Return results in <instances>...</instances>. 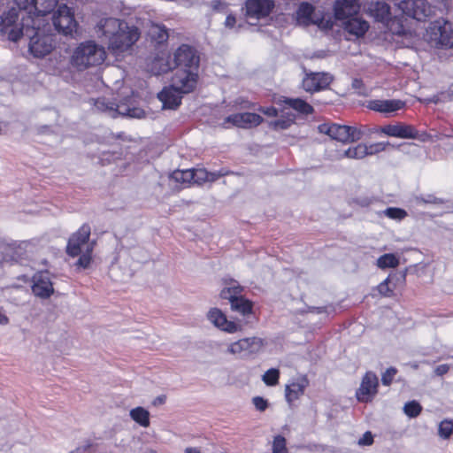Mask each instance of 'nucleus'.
<instances>
[{
    "mask_svg": "<svg viewBox=\"0 0 453 453\" xmlns=\"http://www.w3.org/2000/svg\"><path fill=\"white\" fill-rule=\"evenodd\" d=\"M224 24L226 28L233 29L236 24V18L230 13L226 16Z\"/></svg>",
    "mask_w": 453,
    "mask_h": 453,
    "instance_id": "nucleus-55",
    "label": "nucleus"
},
{
    "mask_svg": "<svg viewBox=\"0 0 453 453\" xmlns=\"http://www.w3.org/2000/svg\"><path fill=\"white\" fill-rule=\"evenodd\" d=\"M149 35L151 40L157 44H162L169 38L168 30L166 27L162 24H152Z\"/></svg>",
    "mask_w": 453,
    "mask_h": 453,
    "instance_id": "nucleus-30",
    "label": "nucleus"
},
{
    "mask_svg": "<svg viewBox=\"0 0 453 453\" xmlns=\"http://www.w3.org/2000/svg\"><path fill=\"white\" fill-rule=\"evenodd\" d=\"M262 346L263 341L258 337L242 338L230 343L227 346L226 353L244 358L258 352Z\"/></svg>",
    "mask_w": 453,
    "mask_h": 453,
    "instance_id": "nucleus-12",
    "label": "nucleus"
},
{
    "mask_svg": "<svg viewBox=\"0 0 453 453\" xmlns=\"http://www.w3.org/2000/svg\"><path fill=\"white\" fill-rule=\"evenodd\" d=\"M399 265V258L393 253H387L380 256L377 261L376 265L380 269L395 268Z\"/></svg>",
    "mask_w": 453,
    "mask_h": 453,
    "instance_id": "nucleus-34",
    "label": "nucleus"
},
{
    "mask_svg": "<svg viewBox=\"0 0 453 453\" xmlns=\"http://www.w3.org/2000/svg\"><path fill=\"white\" fill-rule=\"evenodd\" d=\"M388 281H389V277H388L386 280H384L381 283L379 284L378 286V291L380 295L384 296H390V295L392 294V290L389 288L388 287Z\"/></svg>",
    "mask_w": 453,
    "mask_h": 453,
    "instance_id": "nucleus-49",
    "label": "nucleus"
},
{
    "mask_svg": "<svg viewBox=\"0 0 453 453\" xmlns=\"http://www.w3.org/2000/svg\"><path fill=\"white\" fill-rule=\"evenodd\" d=\"M314 12V7L308 2H303L296 11V19L299 22L305 25L311 23V16Z\"/></svg>",
    "mask_w": 453,
    "mask_h": 453,
    "instance_id": "nucleus-31",
    "label": "nucleus"
},
{
    "mask_svg": "<svg viewBox=\"0 0 453 453\" xmlns=\"http://www.w3.org/2000/svg\"><path fill=\"white\" fill-rule=\"evenodd\" d=\"M395 4L403 14L418 21H425L434 13L433 6L426 0H395Z\"/></svg>",
    "mask_w": 453,
    "mask_h": 453,
    "instance_id": "nucleus-9",
    "label": "nucleus"
},
{
    "mask_svg": "<svg viewBox=\"0 0 453 453\" xmlns=\"http://www.w3.org/2000/svg\"><path fill=\"white\" fill-rule=\"evenodd\" d=\"M280 102L301 114L309 115L314 111L310 104L301 98L282 97Z\"/></svg>",
    "mask_w": 453,
    "mask_h": 453,
    "instance_id": "nucleus-29",
    "label": "nucleus"
},
{
    "mask_svg": "<svg viewBox=\"0 0 453 453\" xmlns=\"http://www.w3.org/2000/svg\"><path fill=\"white\" fill-rule=\"evenodd\" d=\"M359 4L357 0H337L334 4V13L338 20L356 16L359 12Z\"/></svg>",
    "mask_w": 453,
    "mask_h": 453,
    "instance_id": "nucleus-23",
    "label": "nucleus"
},
{
    "mask_svg": "<svg viewBox=\"0 0 453 453\" xmlns=\"http://www.w3.org/2000/svg\"><path fill=\"white\" fill-rule=\"evenodd\" d=\"M308 380L306 377H301L286 385L285 397L288 403L297 400L303 395L306 387L308 386Z\"/></svg>",
    "mask_w": 453,
    "mask_h": 453,
    "instance_id": "nucleus-27",
    "label": "nucleus"
},
{
    "mask_svg": "<svg viewBox=\"0 0 453 453\" xmlns=\"http://www.w3.org/2000/svg\"><path fill=\"white\" fill-rule=\"evenodd\" d=\"M173 62L178 69L199 71L200 57L196 50L181 44L173 53Z\"/></svg>",
    "mask_w": 453,
    "mask_h": 453,
    "instance_id": "nucleus-11",
    "label": "nucleus"
},
{
    "mask_svg": "<svg viewBox=\"0 0 453 453\" xmlns=\"http://www.w3.org/2000/svg\"><path fill=\"white\" fill-rule=\"evenodd\" d=\"M20 3V0H0V35L13 42L35 22L23 12Z\"/></svg>",
    "mask_w": 453,
    "mask_h": 453,
    "instance_id": "nucleus-2",
    "label": "nucleus"
},
{
    "mask_svg": "<svg viewBox=\"0 0 453 453\" xmlns=\"http://www.w3.org/2000/svg\"><path fill=\"white\" fill-rule=\"evenodd\" d=\"M89 236L90 226L88 224H83L79 230L69 238L66 246L67 254L74 257L84 252L88 246H92V244L88 243Z\"/></svg>",
    "mask_w": 453,
    "mask_h": 453,
    "instance_id": "nucleus-13",
    "label": "nucleus"
},
{
    "mask_svg": "<svg viewBox=\"0 0 453 453\" xmlns=\"http://www.w3.org/2000/svg\"><path fill=\"white\" fill-rule=\"evenodd\" d=\"M373 443V435L370 431L365 432L358 440V445L370 446Z\"/></svg>",
    "mask_w": 453,
    "mask_h": 453,
    "instance_id": "nucleus-50",
    "label": "nucleus"
},
{
    "mask_svg": "<svg viewBox=\"0 0 453 453\" xmlns=\"http://www.w3.org/2000/svg\"><path fill=\"white\" fill-rule=\"evenodd\" d=\"M422 411L420 403L415 400L406 403L403 406V412L411 418L418 417Z\"/></svg>",
    "mask_w": 453,
    "mask_h": 453,
    "instance_id": "nucleus-36",
    "label": "nucleus"
},
{
    "mask_svg": "<svg viewBox=\"0 0 453 453\" xmlns=\"http://www.w3.org/2000/svg\"><path fill=\"white\" fill-rule=\"evenodd\" d=\"M94 106L97 111L106 112L112 118L126 116L141 119L144 116V111L140 108L133 107L130 99L117 104L106 97H100L95 101Z\"/></svg>",
    "mask_w": 453,
    "mask_h": 453,
    "instance_id": "nucleus-5",
    "label": "nucleus"
},
{
    "mask_svg": "<svg viewBox=\"0 0 453 453\" xmlns=\"http://www.w3.org/2000/svg\"><path fill=\"white\" fill-rule=\"evenodd\" d=\"M280 371L277 368L267 370L262 376V380L267 386L273 387L279 383Z\"/></svg>",
    "mask_w": 453,
    "mask_h": 453,
    "instance_id": "nucleus-37",
    "label": "nucleus"
},
{
    "mask_svg": "<svg viewBox=\"0 0 453 453\" xmlns=\"http://www.w3.org/2000/svg\"><path fill=\"white\" fill-rule=\"evenodd\" d=\"M22 37L28 40V51L36 58H42L49 55L54 49L53 35L50 33V27L49 23H37L36 19L34 20Z\"/></svg>",
    "mask_w": 453,
    "mask_h": 453,
    "instance_id": "nucleus-3",
    "label": "nucleus"
},
{
    "mask_svg": "<svg viewBox=\"0 0 453 453\" xmlns=\"http://www.w3.org/2000/svg\"><path fill=\"white\" fill-rule=\"evenodd\" d=\"M219 179L216 172H208V182H213Z\"/></svg>",
    "mask_w": 453,
    "mask_h": 453,
    "instance_id": "nucleus-58",
    "label": "nucleus"
},
{
    "mask_svg": "<svg viewBox=\"0 0 453 453\" xmlns=\"http://www.w3.org/2000/svg\"><path fill=\"white\" fill-rule=\"evenodd\" d=\"M405 105V103L399 99H375L367 103V108L381 113H391L396 111Z\"/></svg>",
    "mask_w": 453,
    "mask_h": 453,
    "instance_id": "nucleus-25",
    "label": "nucleus"
},
{
    "mask_svg": "<svg viewBox=\"0 0 453 453\" xmlns=\"http://www.w3.org/2000/svg\"><path fill=\"white\" fill-rule=\"evenodd\" d=\"M343 156L348 158L361 159L367 156L366 145L360 143L355 147L349 148L343 153Z\"/></svg>",
    "mask_w": 453,
    "mask_h": 453,
    "instance_id": "nucleus-35",
    "label": "nucleus"
},
{
    "mask_svg": "<svg viewBox=\"0 0 453 453\" xmlns=\"http://www.w3.org/2000/svg\"><path fill=\"white\" fill-rule=\"evenodd\" d=\"M274 7L273 0H247L246 15L249 18L261 19L269 15Z\"/></svg>",
    "mask_w": 453,
    "mask_h": 453,
    "instance_id": "nucleus-19",
    "label": "nucleus"
},
{
    "mask_svg": "<svg viewBox=\"0 0 453 453\" xmlns=\"http://www.w3.org/2000/svg\"><path fill=\"white\" fill-rule=\"evenodd\" d=\"M228 173H229V172L227 170H226V169H224V168L217 171V176H219V179L220 177L227 175Z\"/></svg>",
    "mask_w": 453,
    "mask_h": 453,
    "instance_id": "nucleus-60",
    "label": "nucleus"
},
{
    "mask_svg": "<svg viewBox=\"0 0 453 453\" xmlns=\"http://www.w3.org/2000/svg\"><path fill=\"white\" fill-rule=\"evenodd\" d=\"M32 292L42 299L50 297L54 293V288L49 272H38L33 276Z\"/></svg>",
    "mask_w": 453,
    "mask_h": 453,
    "instance_id": "nucleus-18",
    "label": "nucleus"
},
{
    "mask_svg": "<svg viewBox=\"0 0 453 453\" xmlns=\"http://www.w3.org/2000/svg\"><path fill=\"white\" fill-rule=\"evenodd\" d=\"M23 12L39 23H46L45 17L50 15L58 6V0H20Z\"/></svg>",
    "mask_w": 453,
    "mask_h": 453,
    "instance_id": "nucleus-10",
    "label": "nucleus"
},
{
    "mask_svg": "<svg viewBox=\"0 0 453 453\" xmlns=\"http://www.w3.org/2000/svg\"><path fill=\"white\" fill-rule=\"evenodd\" d=\"M293 123V120L291 119H276L270 123V127L275 130H285L288 129L291 124Z\"/></svg>",
    "mask_w": 453,
    "mask_h": 453,
    "instance_id": "nucleus-46",
    "label": "nucleus"
},
{
    "mask_svg": "<svg viewBox=\"0 0 453 453\" xmlns=\"http://www.w3.org/2000/svg\"><path fill=\"white\" fill-rule=\"evenodd\" d=\"M434 35L437 43L441 47L453 48V27L448 21H443L441 24L438 22L434 26Z\"/></svg>",
    "mask_w": 453,
    "mask_h": 453,
    "instance_id": "nucleus-24",
    "label": "nucleus"
},
{
    "mask_svg": "<svg viewBox=\"0 0 453 453\" xmlns=\"http://www.w3.org/2000/svg\"><path fill=\"white\" fill-rule=\"evenodd\" d=\"M416 201L418 203H441L442 201L437 197H435L434 195H422L416 197Z\"/></svg>",
    "mask_w": 453,
    "mask_h": 453,
    "instance_id": "nucleus-47",
    "label": "nucleus"
},
{
    "mask_svg": "<svg viewBox=\"0 0 453 453\" xmlns=\"http://www.w3.org/2000/svg\"><path fill=\"white\" fill-rule=\"evenodd\" d=\"M272 453H288L287 441L284 436L280 434L274 436Z\"/></svg>",
    "mask_w": 453,
    "mask_h": 453,
    "instance_id": "nucleus-40",
    "label": "nucleus"
},
{
    "mask_svg": "<svg viewBox=\"0 0 453 453\" xmlns=\"http://www.w3.org/2000/svg\"><path fill=\"white\" fill-rule=\"evenodd\" d=\"M380 132L388 136L401 139H415L418 136V131L413 127L401 123L386 125L380 128Z\"/></svg>",
    "mask_w": 453,
    "mask_h": 453,
    "instance_id": "nucleus-22",
    "label": "nucleus"
},
{
    "mask_svg": "<svg viewBox=\"0 0 453 453\" xmlns=\"http://www.w3.org/2000/svg\"><path fill=\"white\" fill-rule=\"evenodd\" d=\"M333 77L328 73H306L303 78V88L309 93L324 90L329 87Z\"/></svg>",
    "mask_w": 453,
    "mask_h": 453,
    "instance_id": "nucleus-17",
    "label": "nucleus"
},
{
    "mask_svg": "<svg viewBox=\"0 0 453 453\" xmlns=\"http://www.w3.org/2000/svg\"><path fill=\"white\" fill-rule=\"evenodd\" d=\"M193 172L191 169L177 170L171 174V179L180 183L182 188L188 187L192 181Z\"/></svg>",
    "mask_w": 453,
    "mask_h": 453,
    "instance_id": "nucleus-33",
    "label": "nucleus"
},
{
    "mask_svg": "<svg viewBox=\"0 0 453 453\" xmlns=\"http://www.w3.org/2000/svg\"><path fill=\"white\" fill-rule=\"evenodd\" d=\"M183 95L182 92L170 84L157 94V98L162 102L164 109H176L181 104Z\"/></svg>",
    "mask_w": 453,
    "mask_h": 453,
    "instance_id": "nucleus-21",
    "label": "nucleus"
},
{
    "mask_svg": "<svg viewBox=\"0 0 453 453\" xmlns=\"http://www.w3.org/2000/svg\"><path fill=\"white\" fill-rule=\"evenodd\" d=\"M344 29L350 35L357 37H362L367 32L369 24L365 20L359 19L356 16L347 18L344 19Z\"/></svg>",
    "mask_w": 453,
    "mask_h": 453,
    "instance_id": "nucleus-28",
    "label": "nucleus"
},
{
    "mask_svg": "<svg viewBox=\"0 0 453 453\" xmlns=\"http://www.w3.org/2000/svg\"><path fill=\"white\" fill-rule=\"evenodd\" d=\"M242 287L234 280H225L220 297L229 301L234 311L246 316L252 312V303L242 296Z\"/></svg>",
    "mask_w": 453,
    "mask_h": 453,
    "instance_id": "nucleus-6",
    "label": "nucleus"
},
{
    "mask_svg": "<svg viewBox=\"0 0 453 453\" xmlns=\"http://www.w3.org/2000/svg\"><path fill=\"white\" fill-rule=\"evenodd\" d=\"M208 319L219 329L229 334L238 331V325L226 319L223 311L218 308L211 309L207 313Z\"/></svg>",
    "mask_w": 453,
    "mask_h": 453,
    "instance_id": "nucleus-20",
    "label": "nucleus"
},
{
    "mask_svg": "<svg viewBox=\"0 0 453 453\" xmlns=\"http://www.w3.org/2000/svg\"><path fill=\"white\" fill-rule=\"evenodd\" d=\"M170 69H171L170 65H169L167 63H165V64H164V65L160 67V70L158 71V73H157L159 74V73H166V72H167L168 70H170Z\"/></svg>",
    "mask_w": 453,
    "mask_h": 453,
    "instance_id": "nucleus-59",
    "label": "nucleus"
},
{
    "mask_svg": "<svg viewBox=\"0 0 453 453\" xmlns=\"http://www.w3.org/2000/svg\"><path fill=\"white\" fill-rule=\"evenodd\" d=\"M368 13L381 23H388L391 19L390 6L386 2H371L368 5Z\"/></svg>",
    "mask_w": 453,
    "mask_h": 453,
    "instance_id": "nucleus-26",
    "label": "nucleus"
},
{
    "mask_svg": "<svg viewBox=\"0 0 453 453\" xmlns=\"http://www.w3.org/2000/svg\"><path fill=\"white\" fill-rule=\"evenodd\" d=\"M259 111L269 117H276L278 115V110L273 106L260 107Z\"/></svg>",
    "mask_w": 453,
    "mask_h": 453,
    "instance_id": "nucleus-54",
    "label": "nucleus"
},
{
    "mask_svg": "<svg viewBox=\"0 0 453 453\" xmlns=\"http://www.w3.org/2000/svg\"><path fill=\"white\" fill-rule=\"evenodd\" d=\"M51 20L55 30L64 35H73L77 31L78 22L74 12L65 4H59L51 13Z\"/></svg>",
    "mask_w": 453,
    "mask_h": 453,
    "instance_id": "nucleus-8",
    "label": "nucleus"
},
{
    "mask_svg": "<svg viewBox=\"0 0 453 453\" xmlns=\"http://www.w3.org/2000/svg\"><path fill=\"white\" fill-rule=\"evenodd\" d=\"M165 397L161 395V396H157L155 400H154V404H162L165 403Z\"/></svg>",
    "mask_w": 453,
    "mask_h": 453,
    "instance_id": "nucleus-61",
    "label": "nucleus"
},
{
    "mask_svg": "<svg viewBox=\"0 0 453 453\" xmlns=\"http://www.w3.org/2000/svg\"><path fill=\"white\" fill-rule=\"evenodd\" d=\"M211 6L213 11L218 12H225L227 8L226 4L222 2L221 0L211 1Z\"/></svg>",
    "mask_w": 453,
    "mask_h": 453,
    "instance_id": "nucleus-51",
    "label": "nucleus"
},
{
    "mask_svg": "<svg viewBox=\"0 0 453 453\" xmlns=\"http://www.w3.org/2000/svg\"><path fill=\"white\" fill-rule=\"evenodd\" d=\"M379 379L372 372H367L362 378L356 397L361 403L371 402L378 393Z\"/></svg>",
    "mask_w": 453,
    "mask_h": 453,
    "instance_id": "nucleus-16",
    "label": "nucleus"
},
{
    "mask_svg": "<svg viewBox=\"0 0 453 453\" xmlns=\"http://www.w3.org/2000/svg\"><path fill=\"white\" fill-rule=\"evenodd\" d=\"M185 453H201L198 448H186Z\"/></svg>",
    "mask_w": 453,
    "mask_h": 453,
    "instance_id": "nucleus-62",
    "label": "nucleus"
},
{
    "mask_svg": "<svg viewBox=\"0 0 453 453\" xmlns=\"http://www.w3.org/2000/svg\"><path fill=\"white\" fill-rule=\"evenodd\" d=\"M93 250V246H88L87 250L82 252L79 257V259L75 263V266L78 269H87L91 263V253Z\"/></svg>",
    "mask_w": 453,
    "mask_h": 453,
    "instance_id": "nucleus-38",
    "label": "nucleus"
},
{
    "mask_svg": "<svg viewBox=\"0 0 453 453\" xmlns=\"http://www.w3.org/2000/svg\"><path fill=\"white\" fill-rule=\"evenodd\" d=\"M91 447L92 443L89 441H87L83 445L77 447L69 453H89Z\"/></svg>",
    "mask_w": 453,
    "mask_h": 453,
    "instance_id": "nucleus-53",
    "label": "nucleus"
},
{
    "mask_svg": "<svg viewBox=\"0 0 453 453\" xmlns=\"http://www.w3.org/2000/svg\"><path fill=\"white\" fill-rule=\"evenodd\" d=\"M106 58V51L102 45L94 41L81 42L73 50L71 57V64L80 71L92 66H97Z\"/></svg>",
    "mask_w": 453,
    "mask_h": 453,
    "instance_id": "nucleus-4",
    "label": "nucleus"
},
{
    "mask_svg": "<svg viewBox=\"0 0 453 453\" xmlns=\"http://www.w3.org/2000/svg\"><path fill=\"white\" fill-rule=\"evenodd\" d=\"M352 88L359 95L363 96H366L370 93V89H368L363 81L361 79L355 78L351 83Z\"/></svg>",
    "mask_w": 453,
    "mask_h": 453,
    "instance_id": "nucleus-43",
    "label": "nucleus"
},
{
    "mask_svg": "<svg viewBox=\"0 0 453 453\" xmlns=\"http://www.w3.org/2000/svg\"><path fill=\"white\" fill-rule=\"evenodd\" d=\"M263 122V118L257 113L242 112L228 115L225 118L223 126L226 128L236 127L239 128H252L259 126Z\"/></svg>",
    "mask_w": 453,
    "mask_h": 453,
    "instance_id": "nucleus-15",
    "label": "nucleus"
},
{
    "mask_svg": "<svg viewBox=\"0 0 453 453\" xmlns=\"http://www.w3.org/2000/svg\"><path fill=\"white\" fill-rule=\"evenodd\" d=\"M384 214L392 219L401 220L407 216V212L401 208L388 207L384 211Z\"/></svg>",
    "mask_w": 453,
    "mask_h": 453,
    "instance_id": "nucleus-41",
    "label": "nucleus"
},
{
    "mask_svg": "<svg viewBox=\"0 0 453 453\" xmlns=\"http://www.w3.org/2000/svg\"><path fill=\"white\" fill-rule=\"evenodd\" d=\"M389 145L388 142H375L372 144H370L369 146L366 145L367 149V156L368 155H375L379 152H381L386 150V148Z\"/></svg>",
    "mask_w": 453,
    "mask_h": 453,
    "instance_id": "nucleus-44",
    "label": "nucleus"
},
{
    "mask_svg": "<svg viewBox=\"0 0 453 453\" xmlns=\"http://www.w3.org/2000/svg\"><path fill=\"white\" fill-rule=\"evenodd\" d=\"M131 418L142 427L150 426V412L143 407H135L129 412Z\"/></svg>",
    "mask_w": 453,
    "mask_h": 453,
    "instance_id": "nucleus-32",
    "label": "nucleus"
},
{
    "mask_svg": "<svg viewBox=\"0 0 453 453\" xmlns=\"http://www.w3.org/2000/svg\"><path fill=\"white\" fill-rule=\"evenodd\" d=\"M198 72L178 69L172 78L171 84L183 94L193 92L198 83Z\"/></svg>",
    "mask_w": 453,
    "mask_h": 453,
    "instance_id": "nucleus-14",
    "label": "nucleus"
},
{
    "mask_svg": "<svg viewBox=\"0 0 453 453\" xmlns=\"http://www.w3.org/2000/svg\"><path fill=\"white\" fill-rule=\"evenodd\" d=\"M449 369V367L448 365H440L435 368L434 372L438 376H442L448 372Z\"/></svg>",
    "mask_w": 453,
    "mask_h": 453,
    "instance_id": "nucleus-56",
    "label": "nucleus"
},
{
    "mask_svg": "<svg viewBox=\"0 0 453 453\" xmlns=\"http://www.w3.org/2000/svg\"><path fill=\"white\" fill-rule=\"evenodd\" d=\"M354 203L361 207H368L372 203V198L369 196H359L354 199Z\"/></svg>",
    "mask_w": 453,
    "mask_h": 453,
    "instance_id": "nucleus-52",
    "label": "nucleus"
},
{
    "mask_svg": "<svg viewBox=\"0 0 453 453\" xmlns=\"http://www.w3.org/2000/svg\"><path fill=\"white\" fill-rule=\"evenodd\" d=\"M397 370L395 367H389L388 368L381 376V382L384 386H389L393 380L395 375L396 374Z\"/></svg>",
    "mask_w": 453,
    "mask_h": 453,
    "instance_id": "nucleus-45",
    "label": "nucleus"
},
{
    "mask_svg": "<svg viewBox=\"0 0 453 453\" xmlns=\"http://www.w3.org/2000/svg\"><path fill=\"white\" fill-rule=\"evenodd\" d=\"M173 2L185 8H189L195 4V0H175Z\"/></svg>",
    "mask_w": 453,
    "mask_h": 453,
    "instance_id": "nucleus-57",
    "label": "nucleus"
},
{
    "mask_svg": "<svg viewBox=\"0 0 453 453\" xmlns=\"http://www.w3.org/2000/svg\"><path fill=\"white\" fill-rule=\"evenodd\" d=\"M95 29L97 37L115 53L128 50L140 37L139 29L135 26L115 18L102 19Z\"/></svg>",
    "mask_w": 453,
    "mask_h": 453,
    "instance_id": "nucleus-1",
    "label": "nucleus"
},
{
    "mask_svg": "<svg viewBox=\"0 0 453 453\" xmlns=\"http://www.w3.org/2000/svg\"><path fill=\"white\" fill-rule=\"evenodd\" d=\"M193 172L192 181L196 184H202L208 181V171L205 169H191Z\"/></svg>",
    "mask_w": 453,
    "mask_h": 453,
    "instance_id": "nucleus-42",
    "label": "nucleus"
},
{
    "mask_svg": "<svg viewBox=\"0 0 453 453\" xmlns=\"http://www.w3.org/2000/svg\"><path fill=\"white\" fill-rule=\"evenodd\" d=\"M252 403L256 409L259 411H265L268 407V402L262 396H255L252 398Z\"/></svg>",
    "mask_w": 453,
    "mask_h": 453,
    "instance_id": "nucleus-48",
    "label": "nucleus"
},
{
    "mask_svg": "<svg viewBox=\"0 0 453 453\" xmlns=\"http://www.w3.org/2000/svg\"><path fill=\"white\" fill-rule=\"evenodd\" d=\"M438 433L441 438L449 439L453 434V422L448 419L442 420L439 424Z\"/></svg>",
    "mask_w": 453,
    "mask_h": 453,
    "instance_id": "nucleus-39",
    "label": "nucleus"
},
{
    "mask_svg": "<svg viewBox=\"0 0 453 453\" xmlns=\"http://www.w3.org/2000/svg\"><path fill=\"white\" fill-rule=\"evenodd\" d=\"M318 129L319 133L342 143L357 142L365 134V131L360 128L336 123H324L319 125Z\"/></svg>",
    "mask_w": 453,
    "mask_h": 453,
    "instance_id": "nucleus-7",
    "label": "nucleus"
}]
</instances>
